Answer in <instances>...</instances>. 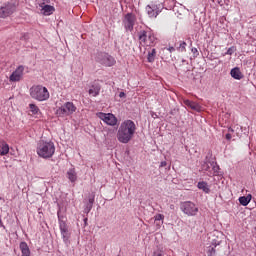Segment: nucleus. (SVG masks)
<instances>
[{
	"instance_id": "nucleus-2",
	"label": "nucleus",
	"mask_w": 256,
	"mask_h": 256,
	"mask_svg": "<svg viewBox=\"0 0 256 256\" xmlns=\"http://www.w3.org/2000/svg\"><path fill=\"white\" fill-rule=\"evenodd\" d=\"M36 153L42 159H51V157L55 155V143L52 141L40 140L36 148Z\"/></svg>"
},
{
	"instance_id": "nucleus-25",
	"label": "nucleus",
	"mask_w": 256,
	"mask_h": 256,
	"mask_svg": "<svg viewBox=\"0 0 256 256\" xmlns=\"http://www.w3.org/2000/svg\"><path fill=\"white\" fill-rule=\"evenodd\" d=\"M50 0H36V9H43L46 5H49Z\"/></svg>"
},
{
	"instance_id": "nucleus-21",
	"label": "nucleus",
	"mask_w": 256,
	"mask_h": 256,
	"mask_svg": "<svg viewBox=\"0 0 256 256\" xmlns=\"http://www.w3.org/2000/svg\"><path fill=\"white\" fill-rule=\"evenodd\" d=\"M197 187H198V189H200L204 193H211V189L209 188V184H207V182H205V181L198 182Z\"/></svg>"
},
{
	"instance_id": "nucleus-22",
	"label": "nucleus",
	"mask_w": 256,
	"mask_h": 256,
	"mask_svg": "<svg viewBox=\"0 0 256 256\" xmlns=\"http://www.w3.org/2000/svg\"><path fill=\"white\" fill-rule=\"evenodd\" d=\"M163 219H165V216L163 214H157L154 216V221L156 223L157 229H161V225H163Z\"/></svg>"
},
{
	"instance_id": "nucleus-1",
	"label": "nucleus",
	"mask_w": 256,
	"mask_h": 256,
	"mask_svg": "<svg viewBox=\"0 0 256 256\" xmlns=\"http://www.w3.org/2000/svg\"><path fill=\"white\" fill-rule=\"evenodd\" d=\"M137 131V126L135 125V122L132 120H125L123 121L117 132V140L119 143L127 144L129 141L135 137V132Z\"/></svg>"
},
{
	"instance_id": "nucleus-33",
	"label": "nucleus",
	"mask_w": 256,
	"mask_h": 256,
	"mask_svg": "<svg viewBox=\"0 0 256 256\" xmlns=\"http://www.w3.org/2000/svg\"><path fill=\"white\" fill-rule=\"evenodd\" d=\"M213 170L215 173H219V166H213Z\"/></svg>"
},
{
	"instance_id": "nucleus-35",
	"label": "nucleus",
	"mask_w": 256,
	"mask_h": 256,
	"mask_svg": "<svg viewBox=\"0 0 256 256\" xmlns=\"http://www.w3.org/2000/svg\"><path fill=\"white\" fill-rule=\"evenodd\" d=\"M0 227L5 228V225H3V220L1 219V215H0Z\"/></svg>"
},
{
	"instance_id": "nucleus-30",
	"label": "nucleus",
	"mask_w": 256,
	"mask_h": 256,
	"mask_svg": "<svg viewBox=\"0 0 256 256\" xmlns=\"http://www.w3.org/2000/svg\"><path fill=\"white\" fill-rule=\"evenodd\" d=\"M213 3H215V1L218 3V5H220L221 7H223V0H212Z\"/></svg>"
},
{
	"instance_id": "nucleus-20",
	"label": "nucleus",
	"mask_w": 256,
	"mask_h": 256,
	"mask_svg": "<svg viewBox=\"0 0 256 256\" xmlns=\"http://www.w3.org/2000/svg\"><path fill=\"white\" fill-rule=\"evenodd\" d=\"M67 177L71 183L77 181V172L75 171V168H71L67 171Z\"/></svg>"
},
{
	"instance_id": "nucleus-11",
	"label": "nucleus",
	"mask_w": 256,
	"mask_h": 256,
	"mask_svg": "<svg viewBox=\"0 0 256 256\" xmlns=\"http://www.w3.org/2000/svg\"><path fill=\"white\" fill-rule=\"evenodd\" d=\"M13 13H15V5L13 4H6L0 8V17L2 18L9 17Z\"/></svg>"
},
{
	"instance_id": "nucleus-8",
	"label": "nucleus",
	"mask_w": 256,
	"mask_h": 256,
	"mask_svg": "<svg viewBox=\"0 0 256 256\" xmlns=\"http://www.w3.org/2000/svg\"><path fill=\"white\" fill-rule=\"evenodd\" d=\"M96 117H98V119H101V121H103L104 123H106V125H109L110 127H115V125H117L119 121L117 120V117H115V115L111 113L98 112L96 114Z\"/></svg>"
},
{
	"instance_id": "nucleus-15",
	"label": "nucleus",
	"mask_w": 256,
	"mask_h": 256,
	"mask_svg": "<svg viewBox=\"0 0 256 256\" xmlns=\"http://www.w3.org/2000/svg\"><path fill=\"white\" fill-rule=\"evenodd\" d=\"M219 245H221L220 241L212 242V245L208 247L207 255L208 256H214L215 253H217L216 249H217V247H219Z\"/></svg>"
},
{
	"instance_id": "nucleus-19",
	"label": "nucleus",
	"mask_w": 256,
	"mask_h": 256,
	"mask_svg": "<svg viewBox=\"0 0 256 256\" xmlns=\"http://www.w3.org/2000/svg\"><path fill=\"white\" fill-rule=\"evenodd\" d=\"M251 199H253V196L251 194H248L247 196H241L238 201L240 205H243V207H247L249 203H251Z\"/></svg>"
},
{
	"instance_id": "nucleus-17",
	"label": "nucleus",
	"mask_w": 256,
	"mask_h": 256,
	"mask_svg": "<svg viewBox=\"0 0 256 256\" xmlns=\"http://www.w3.org/2000/svg\"><path fill=\"white\" fill-rule=\"evenodd\" d=\"M89 95H92V97H97L99 93H101V85L94 84L91 86V88L88 91Z\"/></svg>"
},
{
	"instance_id": "nucleus-10",
	"label": "nucleus",
	"mask_w": 256,
	"mask_h": 256,
	"mask_svg": "<svg viewBox=\"0 0 256 256\" xmlns=\"http://www.w3.org/2000/svg\"><path fill=\"white\" fill-rule=\"evenodd\" d=\"M135 21H137V18L133 13H127L124 16L123 24L126 31H133V27H135Z\"/></svg>"
},
{
	"instance_id": "nucleus-24",
	"label": "nucleus",
	"mask_w": 256,
	"mask_h": 256,
	"mask_svg": "<svg viewBox=\"0 0 256 256\" xmlns=\"http://www.w3.org/2000/svg\"><path fill=\"white\" fill-rule=\"evenodd\" d=\"M155 57H157V50L153 48L149 53L147 57L148 63H154L155 62Z\"/></svg>"
},
{
	"instance_id": "nucleus-31",
	"label": "nucleus",
	"mask_w": 256,
	"mask_h": 256,
	"mask_svg": "<svg viewBox=\"0 0 256 256\" xmlns=\"http://www.w3.org/2000/svg\"><path fill=\"white\" fill-rule=\"evenodd\" d=\"M226 139H227V141H231L232 136H231V134H230V133L226 134Z\"/></svg>"
},
{
	"instance_id": "nucleus-16",
	"label": "nucleus",
	"mask_w": 256,
	"mask_h": 256,
	"mask_svg": "<svg viewBox=\"0 0 256 256\" xmlns=\"http://www.w3.org/2000/svg\"><path fill=\"white\" fill-rule=\"evenodd\" d=\"M40 11L42 15H46V16L53 15V13L55 12V7L49 4H46L43 8L40 9Z\"/></svg>"
},
{
	"instance_id": "nucleus-29",
	"label": "nucleus",
	"mask_w": 256,
	"mask_h": 256,
	"mask_svg": "<svg viewBox=\"0 0 256 256\" xmlns=\"http://www.w3.org/2000/svg\"><path fill=\"white\" fill-rule=\"evenodd\" d=\"M191 51L193 55H199V51L197 50V48H192Z\"/></svg>"
},
{
	"instance_id": "nucleus-32",
	"label": "nucleus",
	"mask_w": 256,
	"mask_h": 256,
	"mask_svg": "<svg viewBox=\"0 0 256 256\" xmlns=\"http://www.w3.org/2000/svg\"><path fill=\"white\" fill-rule=\"evenodd\" d=\"M160 167H167V162L166 161H162L160 163Z\"/></svg>"
},
{
	"instance_id": "nucleus-23",
	"label": "nucleus",
	"mask_w": 256,
	"mask_h": 256,
	"mask_svg": "<svg viewBox=\"0 0 256 256\" xmlns=\"http://www.w3.org/2000/svg\"><path fill=\"white\" fill-rule=\"evenodd\" d=\"M147 13L149 15V17H157V15H159V10L155 9V6H147L146 8Z\"/></svg>"
},
{
	"instance_id": "nucleus-34",
	"label": "nucleus",
	"mask_w": 256,
	"mask_h": 256,
	"mask_svg": "<svg viewBox=\"0 0 256 256\" xmlns=\"http://www.w3.org/2000/svg\"><path fill=\"white\" fill-rule=\"evenodd\" d=\"M185 45H187V43L182 42V43L180 44V48L182 47V49H185Z\"/></svg>"
},
{
	"instance_id": "nucleus-36",
	"label": "nucleus",
	"mask_w": 256,
	"mask_h": 256,
	"mask_svg": "<svg viewBox=\"0 0 256 256\" xmlns=\"http://www.w3.org/2000/svg\"><path fill=\"white\" fill-rule=\"evenodd\" d=\"M119 97H120V98L125 97V92H120Z\"/></svg>"
},
{
	"instance_id": "nucleus-13",
	"label": "nucleus",
	"mask_w": 256,
	"mask_h": 256,
	"mask_svg": "<svg viewBox=\"0 0 256 256\" xmlns=\"http://www.w3.org/2000/svg\"><path fill=\"white\" fill-rule=\"evenodd\" d=\"M183 103H184V105H186V107H188L189 109H192V111H201V105H199L196 102L184 99Z\"/></svg>"
},
{
	"instance_id": "nucleus-7",
	"label": "nucleus",
	"mask_w": 256,
	"mask_h": 256,
	"mask_svg": "<svg viewBox=\"0 0 256 256\" xmlns=\"http://www.w3.org/2000/svg\"><path fill=\"white\" fill-rule=\"evenodd\" d=\"M96 61L97 63H100V65H104V67H113V65L117 63V60H115V57L105 52L98 53L96 57Z\"/></svg>"
},
{
	"instance_id": "nucleus-14",
	"label": "nucleus",
	"mask_w": 256,
	"mask_h": 256,
	"mask_svg": "<svg viewBox=\"0 0 256 256\" xmlns=\"http://www.w3.org/2000/svg\"><path fill=\"white\" fill-rule=\"evenodd\" d=\"M230 75L233 79H236L237 81H241L243 79V72H241V69L239 67H235L230 71Z\"/></svg>"
},
{
	"instance_id": "nucleus-4",
	"label": "nucleus",
	"mask_w": 256,
	"mask_h": 256,
	"mask_svg": "<svg viewBox=\"0 0 256 256\" xmlns=\"http://www.w3.org/2000/svg\"><path fill=\"white\" fill-rule=\"evenodd\" d=\"M180 210L184 215H187V217H197L199 213V207L191 201L181 202Z\"/></svg>"
},
{
	"instance_id": "nucleus-27",
	"label": "nucleus",
	"mask_w": 256,
	"mask_h": 256,
	"mask_svg": "<svg viewBox=\"0 0 256 256\" xmlns=\"http://www.w3.org/2000/svg\"><path fill=\"white\" fill-rule=\"evenodd\" d=\"M30 107V111L32 113V115H39V113H41V110L39 109V107L35 104H29Z\"/></svg>"
},
{
	"instance_id": "nucleus-18",
	"label": "nucleus",
	"mask_w": 256,
	"mask_h": 256,
	"mask_svg": "<svg viewBox=\"0 0 256 256\" xmlns=\"http://www.w3.org/2000/svg\"><path fill=\"white\" fill-rule=\"evenodd\" d=\"M20 251L22 253L21 256H31V250L29 249V245H27V242L20 243Z\"/></svg>"
},
{
	"instance_id": "nucleus-3",
	"label": "nucleus",
	"mask_w": 256,
	"mask_h": 256,
	"mask_svg": "<svg viewBox=\"0 0 256 256\" xmlns=\"http://www.w3.org/2000/svg\"><path fill=\"white\" fill-rule=\"evenodd\" d=\"M30 97L36 101H47L49 99V90L42 85H34L30 88Z\"/></svg>"
},
{
	"instance_id": "nucleus-9",
	"label": "nucleus",
	"mask_w": 256,
	"mask_h": 256,
	"mask_svg": "<svg viewBox=\"0 0 256 256\" xmlns=\"http://www.w3.org/2000/svg\"><path fill=\"white\" fill-rule=\"evenodd\" d=\"M25 73V66L20 65L18 66L14 72L9 77V82L10 83H17L23 79V75Z\"/></svg>"
},
{
	"instance_id": "nucleus-12",
	"label": "nucleus",
	"mask_w": 256,
	"mask_h": 256,
	"mask_svg": "<svg viewBox=\"0 0 256 256\" xmlns=\"http://www.w3.org/2000/svg\"><path fill=\"white\" fill-rule=\"evenodd\" d=\"M59 229L63 241H69V227L67 226V222L59 219Z\"/></svg>"
},
{
	"instance_id": "nucleus-37",
	"label": "nucleus",
	"mask_w": 256,
	"mask_h": 256,
	"mask_svg": "<svg viewBox=\"0 0 256 256\" xmlns=\"http://www.w3.org/2000/svg\"><path fill=\"white\" fill-rule=\"evenodd\" d=\"M175 51V48L174 47H170V52H173Z\"/></svg>"
},
{
	"instance_id": "nucleus-6",
	"label": "nucleus",
	"mask_w": 256,
	"mask_h": 256,
	"mask_svg": "<svg viewBox=\"0 0 256 256\" xmlns=\"http://www.w3.org/2000/svg\"><path fill=\"white\" fill-rule=\"evenodd\" d=\"M77 111V106L73 102H66L56 110L57 117H69Z\"/></svg>"
},
{
	"instance_id": "nucleus-28",
	"label": "nucleus",
	"mask_w": 256,
	"mask_h": 256,
	"mask_svg": "<svg viewBox=\"0 0 256 256\" xmlns=\"http://www.w3.org/2000/svg\"><path fill=\"white\" fill-rule=\"evenodd\" d=\"M236 51H237V48L235 46H232L228 48L227 52L223 54V56L225 57V55H233V53H235Z\"/></svg>"
},
{
	"instance_id": "nucleus-5",
	"label": "nucleus",
	"mask_w": 256,
	"mask_h": 256,
	"mask_svg": "<svg viewBox=\"0 0 256 256\" xmlns=\"http://www.w3.org/2000/svg\"><path fill=\"white\" fill-rule=\"evenodd\" d=\"M155 41H157V38H155V34L151 31H141L139 33V42L142 47H151L155 45Z\"/></svg>"
},
{
	"instance_id": "nucleus-38",
	"label": "nucleus",
	"mask_w": 256,
	"mask_h": 256,
	"mask_svg": "<svg viewBox=\"0 0 256 256\" xmlns=\"http://www.w3.org/2000/svg\"><path fill=\"white\" fill-rule=\"evenodd\" d=\"M93 199H89V203H91V205H93Z\"/></svg>"
},
{
	"instance_id": "nucleus-26",
	"label": "nucleus",
	"mask_w": 256,
	"mask_h": 256,
	"mask_svg": "<svg viewBox=\"0 0 256 256\" xmlns=\"http://www.w3.org/2000/svg\"><path fill=\"white\" fill-rule=\"evenodd\" d=\"M8 153H9V144L4 142L0 146V155L4 156V155H7Z\"/></svg>"
}]
</instances>
